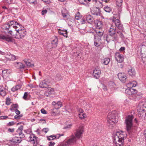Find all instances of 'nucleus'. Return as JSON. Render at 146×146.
Returning <instances> with one entry per match:
<instances>
[{
  "label": "nucleus",
  "instance_id": "nucleus-6",
  "mask_svg": "<svg viewBox=\"0 0 146 146\" xmlns=\"http://www.w3.org/2000/svg\"><path fill=\"white\" fill-rule=\"evenodd\" d=\"M133 117L132 115H128L125 120L127 130H129L133 125L132 119Z\"/></svg>",
  "mask_w": 146,
  "mask_h": 146
},
{
  "label": "nucleus",
  "instance_id": "nucleus-2",
  "mask_svg": "<svg viewBox=\"0 0 146 146\" xmlns=\"http://www.w3.org/2000/svg\"><path fill=\"white\" fill-rule=\"evenodd\" d=\"M126 134L121 131H117L114 135L113 142L115 146H123Z\"/></svg>",
  "mask_w": 146,
  "mask_h": 146
},
{
  "label": "nucleus",
  "instance_id": "nucleus-16",
  "mask_svg": "<svg viewBox=\"0 0 146 146\" xmlns=\"http://www.w3.org/2000/svg\"><path fill=\"white\" fill-rule=\"evenodd\" d=\"M101 73V72L99 68H96L93 70V75L96 78H98Z\"/></svg>",
  "mask_w": 146,
  "mask_h": 146
},
{
  "label": "nucleus",
  "instance_id": "nucleus-17",
  "mask_svg": "<svg viewBox=\"0 0 146 146\" xmlns=\"http://www.w3.org/2000/svg\"><path fill=\"white\" fill-rule=\"evenodd\" d=\"M116 27L115 26L111 25L109 30V33L111 36H112L115 34Z\"/></svg>",
  "mask_w": 146,
  "mask_h": 146
},
{
  "label": "nucleus",
  "instance_id": "nucleus-56",
  "mask_svg": "<svg viewBox=\"0 0 146 146\" xmlns=\"http://www.w3.org/2000/svg\"><path fill=\"white\" fill-rule=\"evenodd\" d=\"M133 87H135L137 84V83L135 81H133L132 82Z\"/></svg>",
  "mask_w": 146,
  "mask_h": 146
},
{
  "label": "nucleus",
  "instance_id": "nucleus-58",
  "mask_svg": "<svg viewBox=\"0 0 146 146\" xmlns=\"http://www.w3.org/2000/svg\"><path fill=\"white\" fill-rule=\"evenodd\" d=\"M55 144V143L54 142H49V146H54Z\"/></svg>",
  "mask_w": 146,
  "mask_h": 146
},
{
  "label": "nucleus",
  "instance_id": "nucleus-21",
  "mask_svg": "<svg viewBox=\"0 0 146 146\" xmlns=\"http://www.w3.org/2000/svg\"><path fill=\"white\" fill-rule=\"evenodd\" d=\"M23 129V127L22 125L20 126L18 129L17 130V132L20 136L21 137L23 138L24 137V135L22 133V131Z\"/></svg>",
  "mask_w": 146,
  "mask_h": 146
},
{
  "label": "nucleus",
  "instance_id": "nucleus-24",
  "mask_svg": "<svg viewBox=\"0 0 146 146\" xmlns=\"http://www.w3.org/2000/svg\"><path fill=\"white\" fill-rule=\"evenodd\" d=\"M128 72L129 74L132 76H134L135 74V72L134 69L131 67H130L129 68Z\"/></svg>",
  "mask_w": 146,
  "mask_h": 146
},
{
  "label": "nucleus",
  "instance_id": "nucleus-54",
  "mask_svg": "<svg viewBox=\"0 0 146 146\" xmlns=\"http://www.w3.org/2000/svg\"><path fill=\"white\" fill-rule=\"evenodd\" d=\"M81 24H84L85 22V20L84 19H82L80 21Z\"/></svg>",
  "mask_w": 146,
  "mask_h": 146
},
{
  "label": "nucleus",
  "instance_id": "nucleus-26",
  "mask_svg": "<svg viewBox=\"0 0 146 146\" xmlns=\"http://www.w3.org/2000/svg\"><path fill=\"white\" fill-rule=\"evenodd\" d=\"M10 73L9 71L8 70H3L2 72V74L3 78H6Z\"/></svg>",
  "mask_w": 146,
  "mask_h": 146
},
{
  "label": "nucleus",
  "instance_id": "nucleus-11",
  "mask_svg": "<svg viewBox=\"0 0 146 146\" xmlns=\"http://www.w3.org/2000/svg\"><path fill=\"white\" fill-rule=\"evenodd\" d=\"M115 56L116 60L118 62L121 63L123 61L124 59L123 56L119 53H116Z\"/></svg>",
  "mask_w": 146,
  "mask_h": 146
},
{
  "label": "nucleus",
  "instance_id": "nucleus-9",
  "mask_svg": "<svg viewBox=\"0 0 146 146\" xmlns=\"http://www.w3.org/2000/svg\"><path fill=\"white\" fill-rule=\"evenodd\" d=\"M10 21V25H11V28L13 27L16 30L17 29H20V27L22 26L19 23L15 21Z\"/></svg>",
  "mask_w": 146,
  "mask_h": 146
},
{
  "label": "nucleus",
  "instance_id": "nucleus-60",
  "mask_svg": "<svg viewBox=\"0 0 146 146\" xmlns=\"http://www.w3.org/2000/svg\"><path fill=\"white\" fill-rule=\"evenodd\" d=\"M98 33H100V35H98H98L96 36H98V37L100 36V37L101 38V36H102L103 35V33L102 32H101L100 31H98Z\"/></svg>",
  "mask_w": 146,
  "mask_h": 146
},
{
  "label": "nucleus",
  "instance_id": "nucleus-23",
  "mask_svg": "<svg viewBox=\"0 0 146 146\" xmlns=\"http://www.w3.org/2000/svg\"><path fill=\"white\" fill-rule=\"evenodd\" d=\"M54 92L53 89L51 88H49L44 93L45 95L48 96L50 95L53 94Z\"/></svg>",
  "mask_w": 146,
  "mask_h": 146
},
{
  "label": "nucleus",
  "instance_id": "nucleus-39",
  "mask_svg": "<svg viewBox=\"0 0 146 146\" xmlns=\"http://www.w3.org/2000/svg\"><path fill=\"white\" fill-rule=\"evenodd\" d=\"M11 103V100L9 98H6V104L7 105H9Z\"/></svg>",
  "mask_w": 146,
  "mask_h": 146
},
{
  "label": "nucleus",
  "instance_id": "nucleus-61",
  "mask_svg": "<svg viewBox=\"0 0 146 146\" xmlns=\"http://www.w3.org/2000/svg\"><path fill=\"white\" fill-rule=\"evenodd\" d=\"M29 129L25 130H24V132L25 133L27 134H29L30 132Z\"/></svg>",
  "mask_w": 146,
  "mask_h": 146
},
{
  "label": "nucleus",
  "instance_id": "nucleus-14",
  "mask_svg": "<svg viewBox=\"0 0 146 146\" xmlns=\"http://www.w3.org/2000/svg\"><path fill=\"white\" fill-rule=\"evenodd\" d=\"M5 56L7 59L10 60H14L17 58V57L10 53H7Z\"/></svg>",
  "mask_w": 146,
  "mask_h": 146
},
{
  "label": "nucleus",
  "instance_id": "nucleus-19",
  "mask_svg": "<svg viewBox=\"0 0 146 146\" xmlns=\"http://www.w3.org/2000/svg\"><path fill=\"white\" fill-rule=\"evenodd\" d=\"M86 21L88 23L92 24L94 21V19L91 15H88L86 16Z\"/></svg>",
  "mask_w": 146,
  "mask_h": 146
},
{
  "label": "nucleus",
  "instance_id": "nucleus-5",
  "mask_svg": "<svg viewBox=\"0 0 146 146\" xmlns=\"http://www.w3.org/2000/svg\"><path fill=\"white\" fill-rule=\"evenodd\" d=\"M146 108V102L145 101L140 102L137 108V111L140 115L143 116L145 112V109Z\"/></svg>",
  "mask_w": 146,
  "mask_h": 146
},
{
  "label": "nucleus",
  "instance_id": "nucleus-22",
  "mask_svg": "<svg viewBox=\"0 0 146 146\" xmlns=\"http://www.w3.org/2000/svg\"><path fill=\"white\" fill-rule=\"evenodd\" d=\"M52 104L54 106L55 108L56 109H59L62 106V103L59 101L57 103L54 101L52 102Z\"/></svg>",
  "mask_w": 146,
  "mask_h": 146
},
{
  "label": "nucleus",
  "instance_id": "nucleus-41",
  "mask_svg": "<svg viewBox=\"0 0 146 146\" xmlns=\"http://www.w3.org/2000/svg\"><path fill=\"white\" fill-rule=\"evenodd\" d=\"M17 64H18L19 68H24L25 66V65L21 62H17Z\"/></svg>",
  "mask_w": 146,
  "mask_h": 146
},
{
  "label": "nucleus",
  "instance_id": "nucleus-12",
  "mask_svg": "<svg viewBox=\"0 0 146 146\" xmlns=\"http://www.w3.org/2000/svg\"><path fill=\"white\" fill-rule=\"evenodd\" d=\"M0 40H5L8 42H12V38L11 36L8 35H4L3 34H0Z\"/></svg>",
  "mask_w": 146,
  "mask_h": 146
},
{
  "label": "nucleus",
  "instance_id": "nucleus-29",
  "mask_svg": "<svg viewBox=\"0 0 146 146\" xmlns=\"http://www.w3.org/2000/svg\"><path fill=\"white\" fill-rule=\"evenodd\" d=\"M23 61L27 66H29L31 67L33 66L34 65L31 64L30 62L28 60L25 59Z\"/></svg>",
  "mask_w": 146,
  "mask_h": 146
},
{
  "label": "nucleus",
  "instance_id": "nucleus-40",
  "mask_svg": "<svg viewBox=\"0 0 146 146\" xmlns=\"http://www.w3.org/2000/svg\"><path fill=\"white\" fill-rule=\"evenodd\" d=\"M141 51L146 52V45H143L141 46Z\"/></svg>",
  "mask_w": 146,
  "mask_h": 146
},
{
  "label": "nucleus",
  "instance_id": "nucleus-62",
  "mask_svg": "<svg viewBox=\"0 0 146 146\" xmlns=\"http://www.w3.org/2000/svg\"><path fill=\"white\" fill-rule=\"evenodd\" d=\"M15 111V113L17 115H19L20 113V111L17 109H16Z\"/></svg>",
  "mask_w": 146,
  "mask_h": 146
},
{
  "label": "nucleus",
  "instance_id": "nucleus-37",
  "mask_svg": "<svg viewBox=\"0 0 146 146\" xmlns=\"http://www.w3.org/2000/svg\"><path fill=\"white\" fill-rule=\"evenodd\" d=\"M6 94V92L5 90L0 89V95L3 96H5Z\"/></svg>",
  "mask_w": 146,
  "mask_h": 146
},
{
  "label": "nucleus",
  "instance_id": "nucleus-64",
  "mask_svg": "<svg viewBox=\"0 0 146 146\" xmlns=\"http://www.w3.org/2000/svg\"><path fill=\"white\" fill-rule=\"evenodd\" d=\"M125 48L124 47H121L120 48V49H119V50L120 51H123L124 50H125Z\"/></svg>",
  "mask_w": 146,
  "mask_h": 146
},
{
  "label": "nucleus",
  "instance_id": "nucleus-42",
  "mask_svg": "<svg viewBox=\"0 0 146 146\" xmlns=\"http://www.w3.org/2000/svg\"><path fill=\"white\" fill-rule=\"evenodd\" d=\"M119 29L123 31V25H122L120 23L119 24V25H117L116 26Z\"/></svg>",
  "mask_w": 146,
  "mask_h": 146
},
{
  "label": "nucleus",
  "instance_id": "nucleus-10",
  "mask_svg": "<svg viewBox=\"0 0 146 146\" xmlns=\"http://www.w3.org/2000/svg\"><path fill=\"white\" fill-rule=\"evenodd\" d=\"M91 12L93 15L96 16L100 15L101 14L100 9L96 7L92 8Z\"/></svg>",
  "mask_w": 146,
  "mask_h": 146
},
{
  "label": "nucleus",
  "instance_id": "nucleus-3",
  "mask_svg": "<svg viewBox=\"0 0 146 146\" xmlns=\"http://www.w3.org/2000/svg\"><path fill=\"white\" fill-rule=\"evenodd\" d=\"M117 115L116 111H113L110 112L107 115V122L110 125L112 126L118 122V119L116 118Z\"/></svg>",
  "mask_w": 146,
  "mask_h": 146
},
{
  "label": "nucleus",
  "instance_id": "nucleus-18",
  "mask_svg": "<svg viewBox=\"0 0 146 146\" xmlns=\"http://www.w3.org/2000/svg\"><path fill=\"white\" fill-rule=\"evenodd\" d=\"M127 87L129 88H130V89L126 90L127 92H128V94L129 95L132 94V92L134 91V90L131 88L133 87L132 82H130L129 83L127 84Z\"/></svg>",
  "mask_w": 146,
  "mask_h": 146
},
{
  "label": "nucleus",
  "instance_id": "nucleus-51",
  "mask_svg": "<svg viewBox=\"0 0 146 146\" xmlns=\"http://www.w3.org/2000/svg\"><path fill=\"white\" fill-rule=\"evenodd\" d=\"M27 1H29L31 4L34 3L36 1V0H27Z\"/></svg>",
  "mask_w": 146,
  "mask_h": 146
},
{
  "label": "nucleus",
  "instance_id": "nucleus-20",
  "mask_svg": "<svg viewBox=\"0 0 146 146\" xmlns=\"http://www.w3.org/2000/svg\"><path fill=\"white\" fill-rule=\"evenodd\" d=\"M21 138L22 137H14L11 140V141L15 143H19L22 141Z\"/></svg>",
  "mask_w": 146,
  "mask_h": 146
},
{
  "label": "nucleus",
  "instance_id": "nucleus-32",
  "mask_svg": "<svg viewBox=\"0 0 146 146\" xmlns=\"http://www.w3.org/2000/svg\"><path fill=\"white\" fill-rule=\"evenodd\" d=\"M58 41V39L56 38H55L53 40L52 42V44L53 45L54 47H55L57 46V42Z\"/></svg>",
  "mask_w": 146,
  "mask_h": 146
},
{
  "label": "nucleus",
  "instance_id": "nucleus-4",
  "mask_svg": "<svg viewBox=\"0 0 146 146\" xmlns=\"http://www.w3.org/2000/svg\"><path fill=\"white\" fill-rule=\"evenodd\" d=\"M26 34V31L25 29L23 27L21 26L20 29H17L15 38L20 39L23 38Z\"/></svg>",
  "mask_w": 146,
  "mask_h": 146
},
{
  "label": "nucleus",
  "instance_id": "nucleus-28",
  "mask_svg": "<svg viewBox=\"0 0 146 146\" xmlns=\"http://www.w3.org/2000/svg\"><path fill=\"white\" fill-rule=\"evenodd\" d=\"M10 21H9L7 23L4 24L3 26V28L6 29H8L11 28V25H10Z\"/></svg>",
  "mask_w": 146,
  "mask_h": 146
},
{
  "label": "nucleus",
  "instance_id": "nucleus-30",
  "mask_svg": "<svg viewBox=\"0 0 146 146\" xmlns=\"http://www.w3.org/2000/svg\"><path fill=\"white\" fill-rule=\"evenodd\" d=\"M109 86L110 88L113 89L115 88L116 85L113 82L110 81L109 83Z\"/></svg>",
  "mask_w": 146,
  "mask_h": 146
},
{
  "label": "nucleus",
  "instance_id": "nucleus-7",
  "mask_svg": "<svg viewBox=\"0 0 146 146\" xmlns=\"http://www.w3.org/2000/svg\"><path fill=\"white\" fill-rule=\"evenodd\" d=\"M50 82L51 81L50 79H46L40 82L39 86L42 88H46L49 86Z\"/></svg>",
  "mask_w": 146,
  "mask_h": 146
},
{
  "label": "nucleus",
  "instance_id": "nucleus-36",
  "mask_svg": "<svg viewBox=\"0 0 146 146\" xmlns=\"http://www.w3.org/2000/svg\"><path fill=\"white\" fill-rule=\"evenodd\" d=\"M104 10L107 12L109 13L111 10V8L109 7H106L104 8Z\"/></svg>",
  "mask_w": 146,
  "mask_h": 146
},
{
  "label": "nucleus",
  "instance_id": "nucleus-50",
  "mask_svg": "<svg viewBox=\"0 0 146 146\" xmlns=\"http://www.w3.org/2000/svg\"><path fill=\"white\" fill-rule=\"evenodd\" d=\"M63 134H62L61 135H60V134H59L56 135H54V136H55V137H56V139H58L61 136H63Z\"/></svg>",
  "mask_w": 146,
  "mask_h": 146
},
{
  "label": "nucleus",
  "instance_id": "nucleus-49",
  "mask_svg": "<svg viewBox=\"0 0 146 146\" xmlns=\"http://www.w3.org/2000/svg\"><path fill=\"white\" fill-rule=\"evenodd\" d=\"M117 34H118L122 38L123 37V34L122 33L120 32V31H117Z\"/></svg>",
  "mask_w": 146,
  "mask_h": 146
},
{
  "label": "nucleus",
  "instance_id": "nucleus-15",
  "mask_svg": "<svg viewBox=\"0 0 146 146\" xmlns=\"http://www.w3.org/2000/svg\"><path fill=\"white\" fill-rule=\"evenodd\" d=\"M101 43V38L100 36H95L94 45L98 47L100 45Z\"/></svg>",
  "mask_w": 146,
  "mask_h": 146
},
{
  "label": "nucleus",
  "instance_id": "nucleus-43",
  "mask_svg": "<svg viewBox=\"0 0 146 146\" xmlns=\"http://www.w3.org/2000/svg\"><path fill=\"white\" fill-rule=\"evenodd\" d=\"M113 21H114L115 24L116 26L119 25V24L120 23V21L118 19H116L114 20H113Z\"/></svg>",
  "mask_w": 146,
  "mask_h": 146
},
{
  "label": "nucleus",
  "instance_id": "nucleus-52",
  "mask_svg": "<svg viewBox=\"0 0 146 146\" xmlns=\"http://www.w3.org/2000/svg\"><path fill=\"white\" fill-rule=\"evenodd\" d=\"M41 113L44 114H46L47 113L46 111L43 109H42L41 110Z\"/></svg>",
  "mask_w": 146,
  "mask_h": 146
},
{
  "label": "nucleus",
  "instance_id": "nucleus-25",
  "mask_svg": "<svg viewBox=\"0 0 146 146\" xmlns=\"http://www.w3.org/2000/svg\"><path fill=\"white\" fill-rule=\"evenodd\" d=\"M58 32L60 35H63L65 37H67V32L66 30H59Z\"/></svg>",
  "mask_w": 146,
  "mask_h": 146
},
{
  "label": "nucleus",
  "instance_id": "nucleus-38",
  "mask_svg": "<svg viewBox=\"0 0 146 146\" xmlns=\"http://www.w3.org/2000/svg\"><path fill=\"white\" fill-rule=\"evenodd\" d=\"M75 19L77 20H79L81 18V16L80 15V13L77 12L75 15Z\"/></svg>",
  "mask_w": 146,
  "mask_h": 146
},
{
  "label": "nucleus",
  "instance_id": "nucleus-59",
  "mask_svg": "<svg viewBox=\"0 0 146 146\" xmlns=\"http://www.w3.org/2000/svg\"><path fill=\"white\" fill-rule=\"evenodd\" d=\"M14 128H9L8 129V131L10 132H14Z\"/></svg>",
  "mask_w": 146,
  "mask_h": 146
},
{
  "label": "nucleus",
  "instance_id": "nucleus-27",
  "mask_svg": "<svg viewBox=\"0 0 146 146\" xmlns=\"http://www.w3.org/2000/svg\"><path fill=\"white\" fill-rule=\"evenodd\" d=\"M20 88L21 86L20 85H17L16 86H15L13 87L11 89V90L13 92H14L20 89Z\"/></svg>",
  "mask_w": 146,
  "mask_h": 146
},
{
  "label": "nucleus",
  "instance_id": "nucleus-1",
  "mask_svg": "<svg viewBox=\"0 0 146 146\" xmlns=\"http://www.w3.org/2000/svg\"><path fill=\"white\" fill-rule=\"evenodd\" d=\"M84 131V126L80 125L74 133L75 135H72L68 140L64 141L62 144V146H70L77 143V140L82 138Z\"/></svg>",
  "mask_w": 146,
  "mask_h": 146
},
{
  "label": "nucleus",
  "instance_id": "nucleus-48",
  "mask_svg": "<svg viewBox=\"0 0 146 146\" xmlns=\"http://www.w3.org/2000/svg\"><path fill=\"white\" fill-rule=\"evenodd\" d=\"M49 130V129L48 128H44L43 129L42 131L43 132H44L45 133H47L48 131Z\"/></svg>",
  "mask_w": 146,
  "mask_h": 146
},
{
  "label": "nucleus",
  "instance_id": "nucleus-44",
  "mask_svg": "<svg viewBox=\"0 0 146 146\" xmlns=\"http://www.w3.org/2000/svg\"><path fill=\"white\" fill-rule=\"evenodd\" d=\"M56 139L54 135H51L48 137L47 139L49 140H51L54 139Z\"/></svg>",
  "mask_w": 146,
  "mask_h": 146
},
{
  "label": "nucleus",
  "instance_id": "nucleus-33",
  "mask_svg": "<svg viewBox=\"0 0 146 146\" xmlns=\"http://www.w3.org/2000/svg\"><path fill=\"white\" fill-rule=\"evenodd\" d=\"M79 3L82 4L84 5H88V2L87 0H78Z\"/></svg>",
  "mask_w": 146,
  "mask_h": 146
},
{
  "label": "nucleus",
  "instance_id": "nucleus-13",
  "mask_svg": "<svg viewBox=\"0 0 146 146\" xmlns=\"http://www.w3.org/2000/svg\"><path fill=\"white\" fill-rule=\"evenodd\" d=\"M119 80L123 82H125L126 79V76L124 73L120 72L117 75Z\"/></svg>",
  "mask_w": 146,
  "mask_h": 146
},
{
  "label": "nucleus",
  "instance_id": "nucleus-46",
  "mask_svg": "<svg viewBox=\"0 0 146 146\" xmlns=\"http://www.w3.org/2000/svg\"><path fill=\"white\" fill-rule=\"evenodd\" d=\"M28 95V94L27 92H25L23 97V98L25 100H27Z\"/></svg>",
  "mask_w": 146,
  "mask_h": 146
},
{
  "label": "nucleus",
  "instance_id": "nucleus-35",
  "mask_svg": "<svg viewBox=\"0 0 146 146\" xmlns=\"http://www.w3.org/2000/svg\"><path fill=\"white\" fill-rule=\"evenodd\" d=\"M79 116L81 119H83L86 117V114L82 112L80 113L78 115Z\"/></svg>",
  "mask_w": 146,
  "mask_h": 146
},
{
  "label": "nucleus",
  "instance_id": "nucleus-53",
  "mask_svg": "<svg viewBox=\"0 0 146 146\" xmlns=\"http://www.w3.org/2000/svg\"><path fill=\"white\" fill-rule=\"evenodd\" d=\"M14 124V122L13 121H11L9 122L8 124L7 125L8 126H11L13 125Z\"/></svg>",
  "mask_w": 146,
  "mask_h": 146
},
{
  "label": "nucleus",
  "instance_id": "nucleus-47",
  "mask_svg": "<svg viewBox=\"0 0 146 146\" xmlns=\"http://www.w3.org/2000/svg\"><path fill=\"white\" fill-rule=\"evenodd\" d=\"M7 3L11 4L14 2L15 0H5Z\"/></svg>",
  "mask_w": 146,
  "mask_h": 146
},
{
  "label": "nucleus",
  "instance_id": "nucleus-63",
  "mask_svg": "<svg viewBox=\"0 0 146 146\" xmlns=\"http://www.w3.org/2000/svg\"><path fill=\"white\" fill-rule=\"evenodd\" d=\"M45 3H49L50 2V0H42Z\"/></svg>",
  "mask_w": 146,
  "mask_h": 146
},
{
  "label": "nucleus",
  "instance_id": "nucleus-31",
  "mask_svg": "<svg viewBox=\"0 0 146 146\" xmlns=\"http://www.w3.org/2000/svg\"><path fill=\"white\" fill-rule=\"evenodd\" d=\"M110 61V59L109 58H106L104 59L102 62L105 65H107Z\"/></svg>",
  "mask_w": 146,
  "mask_h": 146
},
{
  "label": "nucleus",
  "instance_id": "nucleus-8",
  "mask_svg": "<svg viewBox=\"0 0 146 146\" xmlns=\"http://www.w3.org/2000/svg\"><path fill=\"white\" fill-rule=\"evenodd\" d=\"M29 138V141L31 142H32L33 145L34 146H36L37 145V137H36L35 135L32 134L30 135Z\"/></svg>",
  "mask_w": 146,
  "mask_h": 146
},
{
  "label": "nucleus",
  "instance_id": "nucleus-55",
  "mask_svg": "<svg viewBox=\"0 0 146 146\" xmlns=\"http://www.w3.org/2000/svg\"><path fill=\"white\" fill-rule=\"evenodd\" d=\"M47 12V11L46 10H45L42 11L41 13L42 15H44Z\"/></svg>",
  "mask_w": 146,
  "mask_h": 146
},
{
  "label": "nucleus",
  "instance_id": "nucleus-45",
  "mask_svg": "<svg viewBox=\"0 0 146 146\" xmlns=\"http://www.w3.org/2000/svg\"><path fill=\"white\" fill-rule=\"evenodd\" d=\"M16 31V30H9V33L10 34V35H14L15 32V31Z\"/></svg>",
  "mask_w": 146,
  "mask_h": 146
},
{
  "label": "nucleus",
  "instance_id": "nucleus-34",
  "mask_svg": "<svg viewBox=\"0 0 146 146\" xmlns=\"http://www.w3.org/2000/svg\"><path fill=\"white\" fill-rule=\"evenodd\" d=\"M122 2L123 0H117L116 4L118 6L121 7L122 5Z\"/></svg>",
  "mask_w": 146,
  "mask_h": 146
},
{
  "label": "nucleus",
  "instance_id": "nucleus-57",
  "mask_svg": "<svg viewBox=\"0 0 146 146\" xmlns=\"http://www.w3.org/2000/svg\"><path fill=\"white\" fill-rule=\"evenodd\" d=\"M8 118V117L7 116H1L0 117V118L1 119H6Z\"/></svg>",
  "mask_w": 146,
  "mask_h": 146
}]
</instances>
